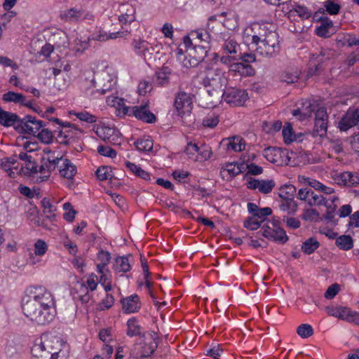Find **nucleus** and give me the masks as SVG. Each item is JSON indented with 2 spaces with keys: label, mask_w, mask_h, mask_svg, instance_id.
Wrapping results in <instances>:
<instances>
[{
  "label": "nucleus",
  "mask_w": 359,
  "mask_h": 359,
  "mask_svg": "<svg viewBox=\"0 0 359 359\" xmlns=\"http://www.w3.org/2000/svg\"><path fill=\"white\" fill-rule=\"evenodd\" d=\"M63 209L68 210V212L64 213L63 218L67 222H72L75 218L76 212L72 208V204L69 202L64 203Z\"/></svg>",
  "instance_id": "obj_49"
},
{
  "label": "nucleus",
  "mask_w": 359,
  "mask_h": 359,
  "mask_svg": "<svg viewBox=\"0 0 359 359\" xmlns=\"http://www.w3.org/2000/svg\"><path fill=\"white\" fill-rule=\"evenodd\" d=\"M238 61L241 60V62L245 64H249L253 62L256 60L255 55L252 53H243L241 50L237 54Z\"/></svg>",
  "instance_id": "obj_54"
},
{
  "label": "nucleus",
  "mask_w": 359,
  "mask_h": 359,
  "mask_svg": "<svg viewBox=\"0 0 359 359\" xmlns=\"http://www.w3.org/2000/svg\"><path fill=\"white\" fill-rule=\"evenodd\" d=\"M257 234L279 244H285L288 241V236L285 231L279 226L278 221L264 224Z\"/></svg>",
  "instance_id": "obj_5"
},
{
  "label": "nucleus",
  "mask_w": 359,
  "mask_h": 359,
  "mask_svg": "<svg viewBox=\"0 0 359 359\" xmlns=\"http://www.w3.org/2000/svg\"><path fill=\"white\" fill-rule=\"evenodd\" d=\"M320 246V243L314 238H309L302 245V250L306 255L312 254Z\"/></svg>",
  "instance_id": "obj_36"
},
{
  "label": "nucleus",
  "mask_w": 359,
  "mask_h": 359,
  "mask_svg": "<svg viewBox=\"0 0 359 359\" xmlns=\"http://www.w3.org/2000/svg\"><path fill=\"white\" fill-rule=\"evenodd\" d=\"M296 187L292 184H285L280 188L278 196L282 200L294 199Z\"/></svg>",
  "instance_id": "obj_33"
},
{
  "label": "nucleus",
  "mask_w": 359,
  "mask_h": 359,
  "mask_svg": "<svg viewBox=\"0 0 359 359\" xmlns=\"http://www.w3.org/2000/svg\"><path fill=\"white\" fill-rule=\"evenodd\" d=\"M111 199L114 201L115 204L118 206L121 209H124L126 206L125 198L116 193H109Z\"/></svg>",
  "instance_id": "obj_63"
},
{
  "label": "nucleus",
  "mask_w": 359,
  "mask_h": 359,
  "mask_svg": "<svg viewBox=\"0 0 359 359\" xmlns=\"http://www.w3.org/2000/svg\"><path fill=\"white\" fill-rule=\"evenodd\" d=\"M262 221L257 220V219L255 218L254 217H248L245 222H244V227L254 231L258 229L259 227H262Z\"/></svg>",
  "instance_id": "obj_50"
},
{
  "label": "nucleus",
  "mask_w": 359,
  "mask_h": 359,
  "mask_svg": "<svg viewBox=\"0 0 359 359\" xmlns=\"http://www.w3.org/2000/svg\"><path fill=\"white\" fill-rule=\"evenodd\" d=\"M208 46L195 44L193 48L186 50L187 56L184 57L182 65L187 68L195 67L205 58L208 54Z\"/></svg>",
  "instance_id": "obj_6"
},
{
  "label": "nucleus",
  "mask_w": 359,
  "mask_h": 359,
  "mask_svg": "<svg viewBox=\"0 0 359 359\" xmlns=\"http://www.w3.org/2000/svg\"><path fill=\"white\" fill-rule=\"evenodd\" d=\"M219 122V116L215 112L208 113L203 119L202 125L205 128H214Z\"/></svg>",
  "instance_id": "obj_37"
},
{
  "label": "nucleus",
  "mask_w": 359,
  "mask_h": 359,
  "mask_svg": "<svg viewBox=\"0 0 359 359\" xmlns=\"http://www.w3.org/2000/svg\"><path fill=\"white\" fill-rule=\"evenodd\" d=\"M282 134L284 142L290 144L295 140V135L293 132L292 126L290 123H287L283 128Z\"/></svg>",
  "instance_id": "obj_40"
},
{
  "label": "nucleus",
  "mask_w": 359,
  "mask_h": 359,
  "mask_svg": "<svg viewBox=\"0 0 359 359\" xmlns=\"http://www.w3.org/2000/svg\"><path fill=\"white\" fill-rule=\"evenodd\" d=\"M319 217V213L316 209H306L304 210L302 217L305 221H316Z\"/></svg>",
  "instance_id": "obj_55"
},
{
  "label": "nucleus",
  "mask_w": 359,
  "mask_h": 359,
  "mask_svg": "<svg viewBox=\"0 0 359 359\" xmlns=\"http://www.w3.org/2000/svg\"><path fill=\"white\" fill-rule=\"evenodd\" d=\"M136 149L140 151L147 152L150 151L153 149V141L149 137L139 139L134 142Z\"/></svg>",
  "instance_id": "obj_35"
},
{
  "label": "nucleus",
  "mask_w": 359,
  "mask_h": 359,
  "mask_svg": "<svg viewBox=\"0 0 359 359\" xmlns=\"http://www.w3.org/2000/svg\"><path fill=\"white\" fill-rule=\"evenodd\" d=\"M220 62L226 65L229 66V70L230 71V67L233 64H235L238 62V56L237 54H229L227 55H222L220 57Z\"/></svg>",
  "instance_id": "obj_58"
},
{
  "label": "nucleus",
  "mask_w": 359,
  "mask_h": 359,
  "mask_svg": "<svg viewBox=\"0 0 359 359\" xmlns=\"http://www.w3.org/2000/svg\"><path fill=\"white\" fill-rule=\"evenodd\" d=\"M114 131V129L113 128H111L107 126H102L100 128H97L95 132L100 137L102 138L104 140H106L113 135Z\"/></svg>",
  "instance_id": "obj_52"
},
{
  "label": "nucleus",
  "mask_w": 359,
  "mask_h": 359,
  "mask_svg": "<svg viewBox=\"0 0 359 359\" xmlns=\"http://www.w3.org/2000/svg\"><path fill=\"white\" fill-rule=\"evenodd\" d=\"M74 139L72 135H70V131L67 130L63 132L60 130L56 137L57 142L60 144L69 145L72 143V140Z\"/></svg>",
  "instance_id": "obj_45"
},
{
  "label": "nucleus",
  "mask_w": 359,
  "mask_h": 359,
  "mask_svg": "<svg viewBox=\"0 0 359 359\" xmlns=\"http://www.w3.org/2000/svg\"><path fill=\"white\" fill-rule=\"evenodd\" d=\"M339 291V285L337 283L331 285L325 293V297L327 299L334 298Z\"/></svg>",
  "instance_id": "obj_62"
},
{
  "label": "nucleus",
  "mask_w": 359,
  "mask_h": 359,
  "mask_svg": "<svg viewBox=\"0 0 359 359\" xmlns=\"http://www.w3.org/2000/svg\"><path fill=\"white\" fill-rule=\"evenodd\" d=\"M339 178L348 187H356L359 184V173L356 172H343L339 175Z\"/></svg>",
  "instance_id": "obj_23"
},
{
  "label": "nucleus",
  "mask_w": 359,
  "mask_h": 359,
  "mask_svg": "<svg viewBox=\"0 0 359 359\" xmlns=\"http://www.w3.org/2000/svg\"><path fill=\"white\" fill-rule=\"evenodd\" d=\"M19 158L25 161V168L29 170V174H35L38 172V165L32 160V156L22 152L19 154Z\"/></svg>",
  "instance_id": "obj_31"
},
{
  "label": "nucleus",
  "mask_w": 359,
  "mask_h": 359,
  "mask_svg": "<svg viewBox=\"0 0 359 359\" xmlns=\"http://www.w3.org/2000/svg\"><path fill=\"white\" fill-rule=\"evenodd\" d=\"M327 208L326 213L321 217V220L325 219L327 222H332L334 225L337 224V219H334V212L337 210V205L335 204H328L327 203V205H325Z\"/></svg>",
  "instance_id": "obj_39"
},
{
  "label": "nucleus",
  "mask_w": 359,
  "mask_h": 359,
  "mask_svg": "<svg viewBox=\"0 0 359 359\" xmlns=\"http://www.w3.org/2000/svg\"><path fill=\"white\" fill-rule=\"evenodd\" d=\"M192 101L189 94L180 92L177 94L175 100V107L180 114H185L191 109Z\"/></svg>",
  "instance_id": "obj_16"
},
{
  "label": "nucleus",
  "mask_w": 359,
  "mask_h": 359,
  "mask_svg": "<svg viewBox=\"0 0 359 359\" xmlns=\"http://www.w3.org/2000/svg\"><path fill=\"white\" fill-rule=\"evenodd\" d=\"M328 115L325 108H318L316 112L313 135L324 137L327 130Z\"/></svg>",
  "instance_id": "obj_11"
},
{
  "label": "nucleus",
  "mask_w": 359,
  "mask_h": 359,
  "mask_svg": "<svg viewBox=\"0 0 359 359\" xmlns=\"http://www.w3.org/2000/svg\"><path fill=\"white\" fill-rule=\"evenodd\" d=\"M82 14L83 12L81 10L70 8L62 14V18L65 19V21H77L82 16Z\"/></svg>",
  "instance_id": "obj_42"
},
{
  "label": "nucleus",
  "mask_w": 359,
  "mask_h": 359,
  "mask_svg": "<svg viewBox=\"0 0 359 359\" xmlns=\"http://www.w3.org/2000/svg\"><path fill=\"white\" fill-rule=\"evenodd\" d=\"M222 98L227 103L236 106L242 105L248 98L245 90L236 88H224L222 90Z\"/></svg>",
  "instance_id": "obj_10"
},
{
  "label": "nucleus",
  "mask_w": 359,
  "mask_h": 359,
  "mask_svg": "<svg viewBox=\"0 0 359 359\" xmlns=\"http://www.w3.org/2000/svg\"><path fill=\"white\" fill-rule=\"evenodd\" d=\"M230 72L238 73L242 76H252L255 74V70L250 65L238 61L231 66Z\"/></svg>",
  "instance_id": "obj_22"
},
{
  "label": "nucleus",
  "mask_w": 359,
  "mask_h": 359,
  "mask_svg": "<svg viewBox=\"0 0 359 359\" xmlns=\"http://www.w3.org/2000/svg\"><path fill=\"white\" fill-rule=\"evenodd\" d=\"M156 335V334L154 332V336H152L154 341L149 344H145L144 346H142L140 355L141 359L148 358L154 353L158 346L157 342L155 341Z\"/></svg>",
  "instance_id": "obj_34"
},
{
  "label": "nucleus",
  "mask_w": 359,
  "mask_h": 359,
  "mask_svg": "<svg viewBox=\"0 0 359 359\" xmlns=\"http://www.w3.org/2000/svg\"><path fill=\"white\" fill-rule=\"evenodd\" d=\"M324 6L326 11L330 15H336L339 13L341 6L333 1L332 0H327L324 2Z\"/></svg>",
  "instance_id": "obj_48"
},
{
  "label": "nucleus",
  "mask_w": 359,
  "mask_h": 359,
  "mask_svg": "<svg viewBox=\"0 0 359 359\" xmlns=\"http://www.w3.org/2000/svg\"><path fill=\"white\" fill-rule=\"evenodd\" d=\"M47 123L38 120L35 116L27 115L21 118L20 123L15 127V130L21 134L35 135Z\"/></svg>",
  "instance_id": "obj_8"
},
{
  "label": "nucleus",
  "mask_w": 359,
  "mask_h": 359,
  "mask_svg": "<svg viewBox=\"0 0 359 359\" xmlns=\"http://www.w3.org/2000/svg\"><path fill=\"white\" fill-rule=\"evenodd\" d=\"M97 152L104 156H107L110 158H115L116 156V151L111 149L109 147H105L103 145H100L97 147Z\"/></svg>",
  "instance_id": "obj_57"
},
{
  "label": "nucleus",
  "mask_w": 359,
  "mask_h": 359,
  "mask_svg": "<svg viewBox=\"0 0 359 359\" xmlns=\"http://www.w3.org/2000/svg\"><path fill=\"white\" fill-rule=\"evenodd\" d=\"M115 270L118 272H128L130 270V264L128 257H118L115 259Z\"/></svg>",
  "instance_id": "obj_38"
},
{
  "label": "nucleus",
  "mask_w": 359,
  "mask_h": 359,
  "mask_svg": "<svg viewBox=\"0 0 359 359\" xmlns=\"http://www.w3.org/2000/svg\"><path fill=\"white\" fill-rule=\"evenodd\" d=\"M275 186L276 184L273 180H262L259 187V191L264 194H269Z\"/></svg>",
  "instance_id": "obj_46"
},
{
  "label": "nucleus",
  "mask_w": 359,
  "mask_h": 359,
  "mask_svg": "<svg viewBox=\"0 0 359 359\" xmlns=\"http://www.w3.org/2000/svg\"><path fill=\"white\" fill-rule=\"evenodd\" d=\"M316 21H320V25L316 28V34L320 37H330L335 32L333 22L327 17H318V13L314 15Z\"/></svg>",
  "instance_id": "obj_13"
},
{
  "label": "nucleus",
  "mask_w": 359,
  "mask_h": 359,
  "mask_svg": "<svg viewBox=\"0 0 359 359\" xmlns=\"http://www.w3.org/2000/svg\"><path fill=\"white\" fill-rule=\"evenodd\" d=\"M294 11L302 19H309L312 15V12L306 7L300 5L297 6L294 8Z\"/></svg>",
  "instance_id": "obj_60"
},
{
  "label": "nucleus",
  "mask_w": 359,
  "mask_h": 359,
  "mask_svg": "<svg viewBox=\"0 0 359 359\" xmlns=\"http://www.w3.org/2000/svg\"><path fill=\"white\" fill-rule=\"evenodd\" d=\"M283 221L286 223L287 226L292 229H298L300 225V221L294 217H290L288 216H283Z\"/></svg>",
  "instance_id": "obj_61"
},
{
  "label": "nucleus",
  "mask_w": 359,
  "mask_h": 359,
  "mask_svg": "<svg viewBox=\"0 0 359 359\" xmlns=\"http://www.w3.org/2000/svg\"><path fill=\"white\" fill-rule=\"evenodd\" d=\"M38 138L43 143L50 144L53 141V135L51 130L47 128H41L37 135Z\"/></svg>",
  "instance_id": "obj_47"
},
{
  "label": "nucleus",
  "mask_w": 359,
  "mask_h": 359,
  "mask_svg": "<svg viewBox=\"0 0 359 359\" xmlns=\"http://www.w3.org/2000/svg\"><path fill=\"white\" fill-rule=\"evenodd\" d=\"M76 116L81 121L93 123L97 121V117L88 111H81L75 114Z\"/></svg>",
  "instance_id": "obj_51"
},
{
  "label": "nucleus",
  "mask_w": 359,
  "mask_h": 359,
  "mask_svg": "<svg viewBox=\"0 0 359 359\" xmlns=\"http://www.w3.org/2000/svg\"><path fill=\"white\" fill-rule=\"evenodd\" d=\"M131 46L135 53L143 57L145 61L152 60L154 53H158L161 48V44L153 45L141 39H133Z\"/></svg>",
  "instance_id": "obj_7"
},
{
  "label": "nucleus",
  "mask_w": 359,
  "mask_h": 359,
  "mask_svg": "<svg viewBox=\"0 0 359 359\" xmlns=\"http://www.w3.org/2000/svg\"><path fill=\"white\" fill-rule=\"evenodd\" d=\"M280 147H269L263 151V156L271 163H279Z\"/></svg>",
  "instance_id": "obj_27"
},
{
  "label": "nucleus",
  "mask_w": 359,
  "mask_h": 359,
  "mask_svg": "<svg viewBox=\"0 0 359 359\" xmlns=\"http://www.w3.org/2000/svg\"><path fill=\"white\" fill-rule=\"evenodd\" d=\"M41 203L43 208V213L46 215V217L49 219H55V212L57 210V208L52 203L50 198L45 197L41 200Z\"/></svg>",
  "instance_id": "obj_30"
},
{
  "label": "nucleus",
  "mask_w": 359,
  "mask_h": 359,
  "mask_svg": "<svg viewBox=\"0 0 359 359\" xmlns=\"http://www.w3.org/2000/svg\"><path fill=\"white\" fill-rule=\"evenodd\" d=\"M63 161V156L60 157H53V158H50V157L46 159V168H47V175H43L42 180H46L49 176L50 173L54 170L57 168H60V165L61 164V162Z\"/></svg>",
  "instance_id": "obj_26"
},
{
  "label": "nucleus",
  "mask_w": 359,
  "mask_h": 359,
  "mask_svg": "<svg viewBox=\"0 0 359 359\" xmlns=\"http://www.w3.org/2000/svg\"><path fill=\"white\" fill-rule=\"evenodd\" d=\"M127 335L132 337L133 336H139L140 337H144L145 333L142 332V327L138 324L136 318L133 317L130 318L127 322Z\"/></svg>",
  "instance_id": "obj_24"
},
{
  "label": "nucleus",
  "mask_w": 359,
  "mask_h": 359,
  "mask_svg": "<svg viewBox=\"0 0 359 359\" xmlns=\"http://www.w3.org/2000/svg\"><path fill=\"white\" fill-rule=\"evenodd\" d=\"M334 56V51L331 49H322L319 53L313 54L311 60L318 63L323 67V65L327 60H330Z\"/></svg>",
  "instance_id": "obj_25"
},
{
  "label": "nucleus",
  "mask_w": 359,
  "mask_h": 359,
  "mask_svg": "<svg viewBox=\"0 0 359 359\" xmlns=\"http://www.w3.org/2000/svg\"><path fill=\"white\" fill-rule=\"evenodd\" d=\"M226 149L228 150H232L233 151H241L245 149V144L243 140L239 136H234L229 139Z\"/></svg>",
  "instance_id": "obj_32"
},
{
  "label": "nucleus",
  "mask_w": 359,
  "mask_h": 359,
  "mask_svg": "<svg viewBox=\"0 0 359 359\" xmlns=\"http://www.w3.org/2000/svg\"><path fill=\"white\" fill-rule=\"evenodd\" d=\"M22 309L25 316L38 325L52 322L55 316V302L52 293L43 286H32L23 298Z\"/></svg>",
  "instance_id": "obj_1"
},
{
  "label": "nucleus",
  "mask_w": 359,
  "mask_h": 359,
  "mask_svg": "<svg viewBox=\"0 0 359 359\" xmlns=\"http://www.w3.org/2000/svg\"><path fill=\"white\" fill-rule=\"evenodd\" d=\"M246 168H248L247 175H259L263 172V168L253 163L247 164Z\"/></svg>",
  "instance_id": "obj_64"
},
{
  "label": "nucleus",
  "mask_w": 359,
  "mask_h": 359,
  "mask_svg": "<svg viewBox=\"0 0 359 359\" xmlns=\"http://www.w3.org/2000/svg\"><path fill=\"white\" fill-rule=\"evenodd\" d=\"M355 126L359 128V109H348L339 121L338 128L341 131H347Z\"/></svg>",
  "instance_id": "obj_12"
},
{
  "label": "nucleus",
  "mask_w": 359,
  "mask_h": 359,
  "mask_svg": "<svg viewBox=\"0 0 359 359\" xmlns=\"http://www.w3.org/2000/svg\"><path fill=\"white\" fill-rule=\"evenodd\" d=\"M222 48L226 54H238L241 47L236 41L229 36V33H221L219 35Z\"/></svg>",
  "instance_id": "obj_15"
},
{
  "label": "nucleus",
  "mask_w": 359,
  "mask_h": 359,
  "mask_svg": "<svg viewBox=\"0 0 359 359\" xmlns=\"http://www.w3.org/2000/svg\"><path fill=\"white\" fill-rule=\"evenodd\" d=\"M20 120L16 114L4 111L0 107V125L6 127L13 126L15 128Z\"/></svg>",
  "instance_id": "obj_19"
},
{
  "label": "nucleus",
  "mask_w": 359,
  "mask_h": 359,
  "mask_svg": "<svg viewBox=\"0 0 359 359\" xmlns=\"http://www.w3.org/2000/svg\"><path fill=\"white\" fill-rule=\"evenodd\" d=\"M65 342L60 337L43 335L35 340L32 348V359H57Z\"/></svg>",
  "instance_id": "obj_3"
},
{
  "label": "nucleus",
  "mask_w": 359,
  "mask_h": 359,
  "mask_svg": "<svg viewBox=\"0 0 359 359\" xmlns=\"http://www.w3.org/2000/svg\"><path fill=\"white\" fill-rule=\"evenodd\" d=\"M262 30L264 34L252 36V42L257 46V51L260 55L274 57L279 51L278 35L276 32L265 30V26Z\"/></svg>",
  "instance_id": "obj_4"
},
{
  "label": "nucleus",
  "mask_w": 359,
  "mask_h": 359,
  "mask_svg": "<svg viewBox=\"0 0 359 359\" xmlns=\"http://www.w3.org/2000/svg\"><path fill=\"white\" fill-rule=\"evenodd\" d=\"M191 36L194 39H198L201 42H208V40L210 39V34L206 31H194L191 33Z\"/></svg>",
  "instance_id": "obj_59"
},
{
  "label": "nucleus",
  "mask_w": 359,
  "mask_h": 359,
  "mask_svg": "<svg viewBox=\"0 0 359 359\" xmlns=\"http://www.w3.org/2000/svg\"><path fill=\"white\" fill-rule=\"evenodd\" d=\"M272 214V210L270 208L266 207L259 208V210L255 213L254 217L257 219L259 221H262L263 223L266 220V217Z\"/></svg>",
  "instance_id": "obj_56"
},
{
  "label": "nucleus",
  "mask_w": 359,
  "mask_h": 359,
  "mask_svg": "<svg viewBox=\"0 0 359 359\" xmlns=\"http://www.w3.org/2000/svg\"><path fill=\"white\" fill-rule=\"evenodd\" d=\"M121 15L118 17L120 22L122 24L131 23L135 20V8L130 4H123L119 7Z\"/></svg>",
  "instance_id": "obj_18"
},
{
  "label": "nucleus",
  "mask_w": 359,
  "mask_h": 359,
  "mask_svg": "<svg viewBox=\"0 0 359 359\" xmlns=\"http://www.w3.org/2000/svg\"><path fill=\"white\" fill-rule=\"evenodd\" d=\"M96 175L101 181L111 179L114 177L111 168L109 166H101L98 168L96 170Z\"/></svg>",
  "instance_id": "obj_43"
},
{
  "label": "nucleus",
  "mask_w": 359,
  "mask_h": 359,
  "mask_svg": "<svg viewBox=\"0 0 359 359\" xmlns=\"http://www.w3.org/2000/svg\"><path fill=\"white\" fill-rule=\"evenodd\" d=\"M123 114L134 116L137 119L148 123H153L156 121V116L150 111L147 104L132 107H124L123 108Z\"/></svg>",
  "instance_id": "obj_9"
},
{
  "label": "nucleus",
  "mask_w": 359,
  "mask_h": 359,
  "mask_svg": "<svg viewBox=\"0 0 359 359\" xmlns=\"http://www.w3.org/2000/svg\"><path fill=\"white\" fill-rule=\"evenodd\" d=\"M297 333L302 338H309L313 334V329L309 324H302L297 327Z\"/></svg>",
  "instance_id": "obj_44"
},
{
  "label": "nucleus",
  "mask_w": 359,
  "mask_h": 359,
  "mask_svg": "<svg viewBox=\"0 0 359 359\" xmlns=\"http://www.w3.org/2000/svg\"><path fill=\"white\" fill-rule=\"evenodd\" d=\"M122 309L126 313L137 312L141 308V302L139 296L133 294L129 297L123 298L121 300Z\"/></svg>",
  "instance_id": "obj_17"
},
{
  "label": "nucleus",
  "mask_w": 359,
  "mask_h": 359,
  "mask_svg": "<svg viewBox=\"0 0 359 359\" xmlns=\"http://www.w3.org/2000/svg\"><path fill=\"white\" fill-rule=\"evenodd\" d=\"M2 100L6 102H14L25 107H29L30 102H27V97L22 93L14 91H8L3 95Z\"/></svg>",
  "instance_id": "obj_20"
},
{
  "label": "nucleus",
  "mask_w": 359,
  "mask_h": 359,
  "mask_svg": "<svg viewBox=\"0 0 359 359\" xmlns=\"http://www.w3.org/2000/svg\"><path fill=\"white\" fill-rule=\"evenodd\" d=\"M228 83L226 73L219 68H208L205 72L201 83L206 91V107H211L219 102L222 98V90Z\"/></svg>",
  "instance_id": "obj_2"
},
{
  "label": "nucleus",
  "mask_w": 359,
  "mask_h": 359,
  "mask_svg": "<svg viewBox=\"0 0 359 359\" xmlns=\"http://www.w3.org/2000/svg\"><path fill=\"white\" fill-rule=\"evenodd\" d=\"M278 207L280 210L286 212L288 215H294L298 208L297 202L294 199L281 200Z\"/></svg>",
  "instance_id": "obj_28"
},
{
  "label": "nucleus",
  "mask_w": 359,
  "mask_h": 359,
  "mask_svg": "<svg viewBox=\"0 0 359 359\" xmlns=\"http://www.w3.org/2000/svg\"><path fill=\"white\" fill-rule=\"evenodd\" d=\"M310 197L307 203L310 206H315V205H327V200L326 198L322 196V195H318L316 193H314L313 191L311 189L310 192Z\"/></svg>",
  "instance_id": "obj_41"
},
{
  "label": "nucleus",
  "mask_w": 359,
  "mask_h": 359,
  "mask_svg": "<svg viewBox=\"0 0 359 359\" xmlns=\"http://www.w3.org/2000/svg\"><path fill=\"white\" fill-rule=\"evenodd\" d=\"M48 249L47 244L41 239H39L34 244V254L36 255H43Z\"/></svg>",
  "instance_id": "obj_53"
},
{
  "label": "nucleus",
  "mask_w": 359,
  "mask_h": 359,
  "mask_svg": "<svg viewBox=\"0 0 359 359\" xmlns=\"http://www.w3.org/2000/svg\"><path fill=\"white\" fill-rule=\"evenodd\" d=\"M336 245L342 250H349L353 247V239L349 235H341L337 238Z\"/></svg>",
  "instance_id": "obj_29"
},
{
  "label": "nucleus",
  "mask_w": 359,
  "mask_h": 359,
  "mask_svg": "<svg viewBox=\"0 0 359 359\" xmlns=\"http://www.w3.org/2000/svg\"><path fill=\"white\" fill-rule=\"evenodd\" d=\"M60 175L67 179H73L76 173V168L69 159L64 158L58 169Z\"/></svg>",
  "instance_id": "obj_21"
},
{
  "label": "nucleus",
  "mask_w": 359,
  "mask_h": 359,
  "mask_svg": "<svg viewBox=\"0 0 359 359\" xmlns=\"http://www.w3.org/2000/svg\"><path fill=\"white\" fill-rule=\"evenodd\" d=\"M172 69L163 65L158 70L156 71L153 77V82L154 85L158 87H166L170 84V76L172 75Z\"/></svg>",
  "instance_id": "obj_14"
}]
</instances>
